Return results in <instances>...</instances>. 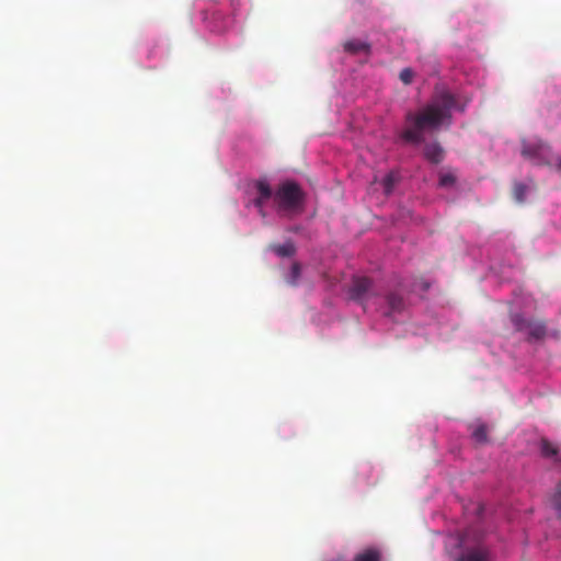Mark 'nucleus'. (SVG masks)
Wrapping results in <instances>:
<instances>
[{
	"label": "nucleus",
	"mask_w": 561,
	"mask_h": 561,
	"mask_svg": "<svg viewBox=\"0 0 561 561\" xmlns=\"http://www.w3.org/2000/svg\"><path fill=\"white\" fill-rule=\"evenodd\" d=\"M466 103L459 104L455 94L443 90L435 93L432 101L417 114L409 112L405 116L408 126L401 133V138L409 144L420 145L424 141L425 129H437L445 122L450 125L451 110L463 112Z\"/></svg>",
	"instance_id": "f257e3e1"
},
{
	"label": "nucleus",
	"mask_w": 561,
	"mask_h": 561,
	"mask_svg": "<svg viewBox=\"0 0 561 561\" xmlns=\"http://www.w3.org/2000/svg\"><path fill=\"white\" fill-rule=\"evenodd\" d=\"M304 199L302 191L295 182H284L274 194V202L280 210H296Z\"/></svg>",
	"instance_id": "f03ea898"
},
{
	"label": "nucleus",
	"mask_w": 561,
	"mask_h": 561,
	"mask_svg": "<svg viewBox=\"0 0 561 561\" xmlns=\"http://www.w3.org/2000/svg\"><path fill=\"white\" fill-rule=\"evenodd\" d=\"M522 156L536 165H552L551 147L541 139L535 141L522 140Z\"/></svg>",
	"instance_id": "7ed1b4c3"
},
{
	"label": "nucleus",
	"mask_w": 561,
	"mask_h": 561,
	"mask_svg": "<svg viewBox=\"0 0 561 561\" xmlns=\"http://www.w3.org/2000/svg\"><path fill=\"white\" fill-rule=\"evenodd\" d=\"M512 323L516 331L527 332L531 340H541L546 336L547 327L541 320H528L520 314H513Z\"/></svg>",
	"instance_id": "20e7f679"
},
{
	"label": "nucleus",
	"mask_w": 561,
	"mask_h": 561,
	"mask_svg": "<svg viewBox=\"0 0 561 561\" xmlns=\"http://www.w3.org/2000/svg\"><path fill=\"white\" fill-rule=\"evenodd\" d=\"M348 293L351 299L358 301L360 304H364L373 296L379 295L374 289L373 280L365 276L353 277Z\"/></svg>",
	"instance_id": "39448f33"
},
{
	"label": "nucleus",
	"mask_w": 561,
	"mask_h": 561,
	"mask_svg": "<svg viewBox=\"0 0 561 561\" xmlns=\"http://www.w3.org/2000/svg\"><path fill=\"white\" fill-rule=\"evenodd\" d=\"M459 545L462 550L456 561H492L489 548L482 542H477L473 546H467L466 539L460 538Z\"/></svg>",
	"instance_id": "423d86ee"
},
{
	"label": "nucleus",
	"mask_w": 561,
	"mask_h": 561,
	"mask_svg": "<svg viewBox=\"0 0 561 561\" xmlns=\"http://www.w3.org/2000/svg\"><path fill=\"white\" fill-rule=\"evenodd\" d=\"M255 187L259 196L253 201V204L259 209L260 214L264 217L265 214L263 210V206L265 202L272 197L273 192L270 184L265 180L256 181Z\"/></svg>",
	"instance_id": "0eeeda50"
},
{
	"label": "nucleus",
	"mask_w": 561,
	"mask_h": 561,
	"mask_svg": "<svg viewBox=\"0 0 561 561\" xmlns=\"http://www.w3.org/2000/svg\"><path fill=\"white\" fill-rule=\"evenodd\" d=\"M423 156L428 162L438 164L444 160L445 151L437 141H431L424 145Z\"/></svg>",
	"instance_id": "6e6552de"
},
{
	"label": "nucleus",
	"mask_w": 561,
	"mask_h": 561,
	"mask_svg": "<svg viewBox=\"0 0 561 561\" xmlns=\"http://www.w3.org/2000/svg\"><path fill=\"white\" fill-rule=\"evenodd\" d=\"M540 454L543 458L553 459L554 463H561V453L558 446L547 438L540 440Z\"/></svg>",
	"instance_id": "1a4fd4ad"
},
{
	"label": "nucleus",
	"mask_w": 561,
	"mask_h": 561,
	"mask_svg": "<svg viewBox=\"0 0 561 561\" xmlns=\"http://www.w3.org/2000/svg\"><path fill=\"white\" fill-rule=\"evenodd\" d=\"M344 51L351 55H357L364 53L365 55H370L371 47L367 42H363L359 39H350L343 44Z\"/></svg>",
	"instance_id": "9d476101"
},
{
	"label": "nucleus",
	"mask_w": 561,
	"mask_h": 561,
	"mask_svg": "<svg viewBox=\"0 0 561 561\" xmlns=\"http://www.w3.org/2000/svg\"><path fill=\"white\" fill-rule=\"evenodd\" d=\"M388 308L390 310V313L401 312L404 309V300L402 296L391 293L388 294L386 297Z\"/></svg>",
	"instance_id": "9b49d317"
},
{
	"label": "nucleus",
	"mask_w": 561,
	"mask_h": 561,
	"mask_svg": "<svg viewBox=\"0 0 561 561\" xmlns=\"http://www.w3.org/2000/svg\"><path fill=\"white\" fill-rule=\"evenodd\" d=\"M271 249L280 257L293 256L296 252V248L291 241L285 242L283 244H273L271 245Z\"/></svg>",
	"instance_id": "f8f14e48"
},
{
	"label": "nucleus",
	"mask_w": 561,
	"mask_h": 561,
	"mask_svg": "<svg viewBox=\"0 0 561 561\" xmlns=\"http://www.w3.org/2000/svg\"><path fill=\"white\" fill-rule=\"evenodd\" d=\"M381 554L378 549L369 548L354 557V561H380Z\"/></svg>",
	"instance_id": "ddd939ff"
},
{
	"label": "nucleus",
	"mask_w": 561,
	"mask_h": 561,
	"mask_svg": "<svg viewBox=\"0 0 561 561\" xmlns=\"http://www.w3.org/2000/svg\"><path fill=\"white\" fill-rule=\"evenodd\" d=\"M551 506L557 512L558 517L561 518V482L556 486V491L550 499Z\"/></svg>",
	"instance_id": "4468645a"
},
{
	"label": "nucleus",
	"mask_w": 561,
	"mask_h": 561,
	"mask_svg": "<svg viewBox=\"0 0 561 561\" xmlns=\"http://www.w3.org/2000/svg\"><path fill=\"white\" fill-rule=\"evenodd\" d=\"M301 276V265L298 262H294L290 268L287 283L291 286H296Z\"/></svg>",
	"instance_id": "2eb2a0df"
},
{
	"label": "nucleus",
	"mask_w": 561,
	"mask_h": 561,
	"mask_svg": "<svg viewBox=\"0 0 561 561\" xmlns=\"http://www.w3.org/2000/svg\"><path fill=\"white\" fill-rule=\"evenodd\" d=\"M397 181H398V176H397V174H396V173H393V172L388 173V174L383 178V180H382V186H383V191H385V193H386L387 195H389V194L392 192V190H393V187H394V185H396Z\"/></svg>",
	"instance_id": "dca6fc26"
},
{
	"label": "nucleus",
	"mask_w": 561,
	"mask_h": 561,
	"mask_svg": "<svg viewBox=\"0 0 561 561\" xmlns=\"http://www.w3.org/2000/svg\"><path fill=\"white\" fill-rule=\"evenodd\" d=\"M472 436L478 443H485L488 439L486 426L484 424L478 425L473 432Z\"/></svg>",
	"instance_id": "f3484780"
},
{
	"label": "nucleus",
	"mask_w": 561,
	"mask_h": 561,
	"mask_svg": "<svg viewBox=\"0 0 561 561\" xmlns=\"http://www.w3.org/2000/svg\"><path fill=\"white\" fill-rule=\"evenodd\" d=\"M456 183V176L453 173H440L438 185L440 187H451Z\"/></svg>",
	"instance_id": "a211bd4d"
},
{
	"label": "nucleus",
	"mask_w": 561,
	"mask_h": 561,
	"mask_svg": "<svg viewBox=\"0 0 561 561\" xmlns=\"http://www.w3.org/2000/svg\"><path fill=\"white\" fill-rule=\"evenodd\" d=\"M526 190L527 188L523 183H516L514 185L513 195L518 203H523L525 201Z\"/></svg>",
	"instance_id": "6ab92c4d"
},
{
	"label": "nucleus",
	"mask_w": 561,
	"mask_h": 561,
	"mask_svg": "<svg viewBox=\"0 0 561 561\" xmlns=\"http://www.w3.org/2000/svg\"><path fill=\"white\" fill-rule=\"evenodd\" d=\"M414 72L410 68H404L400 71V80L404 84H410L413 80Z\"/></svg>",
	"instance_id": "aec40b11"
},
{
	"label": "nucleus",
	"mask_w": 561,
	"mask_h": 561,
	"mask_svg": "<svg viewBox=\"0 0 561 561\" xmlns=\"http://www.w3.org/2000/svg\"><path fill=\"white\" fill-rule=\"evenodd\" d=\"M551 167H554L557 170L561 171V157H553V162Z\"/></svg>",
	"instance_id": "412c9836"
}]
</instances>
